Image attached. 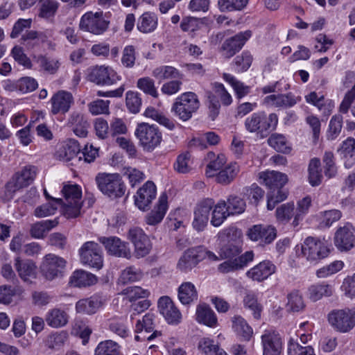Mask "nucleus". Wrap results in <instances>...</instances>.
Returning <instances> with one entry per match:
<instances>
[{
    "label": "nucleus",
    "instance_id": "1",
    "mask_svg": "<svg viewBox=\"0 0 355 355\" xmlns=\"http://www.w3.org/2000/svg\"><path fill=\"white\" fill-rule=\"evenodd\" d=\"M296 252L299 257L304 258L311 263H316L328 257L330 249L324 240L308 236L300 246L296 247Z\"/></svg>",
    "mask_w": 355,
    "mask_h": 355
},
{
    "label": "nucleus",
    "instance_id": "2",
    "mask_svg": "<svg viewBox=\"0 0 355 355\" xmlns=\"http://www.w3.org/2000/svg\"><path fill=\"white\" fill-rule=\"evenodd\" d=\"M37 173V168L33 165H26L15 173L5 187V196L7 200L12 199L17 191L32 184Z\"/></svg>",
    "mask_w": 355,
    "mask_h": 355
},
{
    "label": "nucleus",
    "instance_id": "3",
    "mask_svg": "<svg viewBox=\"0 0 355 355\" xmlns=\"http://www.w3.org/2000/svg\"><path fill=\"white\" fill-rule=\"evenodd\" d=\"M64 198L62 207L64 216L73 218L80 216L82 208V191L77 184H66L62 189Z\"/></svg>",
    "mask_w": 355,
    "mask_h": 355
},
{
    "label": "nucleus",
    "instance_id": "4",
    "mask_svg": "<svg viewBox=\"0 0 355 355\" xmlns=\"http://www.w3.org/2000/svg\"><path fill=\"white\" fill-rule=\"evenodd\" d=\"M99 190L111 198H118L125 194V186L118 173H98L96 178Z\"/></svg>",
    "mask_w": 355,
    "mask_h": 355
},
{
    "label": "nucleus",
    "instance_id": "5",
    "mask_svg": "<svg viewBox=\"0 0 355 355\" xmlns=\"http://www.w3.org/2000/svg\"><path fill=\"white\" fill-rule=\"evenodd\" d=\"M278 123L277 115L271 113L268 116L263 112H255L246 118L245 128L250 133L263 135L276 128Z\"/></svg>",
    "mask_w": 355,
    "mask_h": 355
},
{
    "label": "nucleus",
    "instance_id": "6",
    "mask_svg": "<svg viewBox=\"0 0 355 355\" xmlns=\"http://www.w3.org/2000/svg\"><path fill=\"white\" fill-rule=\"evenodd\" d=\"M200 102L197 95L193 92H186L175 99L171 111L180 118L185 121L191 118L199 107Z\"/></svg>",
    "mask_w": 355,
    "mask_h": 355
},
{
    "label": "nucleus",
    "instance_id": "7",
    "mask_svg": "<svg viewBox=\"0 0 355 355\" xmlns=\"http://www.w3.org/2000/svg\"><path fill=\"white\" fill-rule=\"evenodd\" d=\"M135 135L144 150L151 152L162 141V133L157 126L148 123H140L135 130Z\"/></svg>",
    "mask_w": 355,
    "mask_h": 355
},
{
    "label": "nucleus",
    "instance_id": "8",
    "mask_svg": "<svg viewBox=\"0 0 355 355\" xmlns=\"http://www.w3.org/2000/svg\"><path fill=\"white\" fill-rule=\"evenodd\" d=\"M109 24L110 21L105 19L103 12H87L82 16L79 27L91 33L101 35L107 29Z\"/></svg>",
    "mask_w": 355,
    "mask_h": 355
},
{
    "label": "nucleus",
    "instance_id": "9",
    "mask_svg": "<svg viewBox=\"0 0 355 355\" xmlns=\"http://www.w3.org/2000/svg\"><path fill=\"white\" fill-rule=\"evenodd\" d=\"M66 261L53 254H46L41 265V272L48 280L62 277L65 272Z\"/></svg>",
    "mask_w": 355,
    "mask_h": 355
},
{
    "label": "nucleus",
    "instance_id": "10",
    "mask_svg": "<svg viewBox=\"0 0 355 355\" xmlns=\"http://www.w3.org/2000/svg\"><path fill=\"white\" fill-rule=\"evenodd\" d=\"M81 262L85 265L100 270L103 265L102 251L97 243L85 242L79 250Z\"/></svg>",
    "mask_w": 355,
    "mask_h": 355
},
{
    "label": "nucleus",
    "instance_id": "11",
    "mask_svg": "<svg viewBox=\"0 0 355 355\" xmlns=\"http://www.w3.org/2000/svg\"><path fill=\"white\" fill-rule=\"evenodd\" d=\"M329 323L341 332H347L355 326V309L331 311L328 315Z\"/></svg>",
    "mask_w": 355,
    "mask_h": 355
},
{
    "label": "nucleus",
    "instance_id": "12",
    "mask_svg": "<svg viewBox=\"0 0 355 355\" xmlns=\"http://www.w3.org/2000/svg\"><path fill=\"white\" fill-rule=\"evenodd\" d=\"M155 315L148 313L141 320H138L135 325V332L137 334L135 338L136 340H153L162 335L161 331L154 330Z\"/></svg>",
    "mask_w": 355,
    "mask_h": 355
},
{
    "label": "nucleus",
    "instance_id": "13",
    "mask_svg": "<svg viewBox=\"0 0 355 355\" xmlns=\"http://www.w3.org/2000/svg\"><path fill=\"white\" fill-rule=\"evenodd\" d=\"M98 241L103 245L110 255L127 259L131 258L132 253L129 244L121 241L119 238L116 236H101L98 238Z\"/></svg>",
    "mask_w": 355,
    "mask_h": 355
},
{
    "label": "nucleus",
    "instance_id": "14",
    "mask_svg": "<svg viewBox=\"0 0 355 355\" xmlns=\"http://www.w3.org/2000/svg\"><path fill=\"white\" fill-rule=\"evenodd\" d=\"M128 237L135 246V256L137 259L144 257L150 253L152 244L143 230L139 227L130 229Z\"/></svg>",
    "mask_w": 355,
    "mask_h": 355
},
{
    "label": "nucleus",
    "instance_id": "15",
    "mask_svg": "<svg viewBox=\"0 0 355 355\" xmlns=\"http://www.w3.org/2000/svg\"><path fill=\"white\" fill-rule=\"evenodd\" d=\"M88 79L97 85H112L120 80V76L110 67L96 66L89 69Z\"/></svg>",
    "mask_w": 355,
    "mask_h": 355
},
{
    "label": "nucleus",
    "instance_id": "16",
    "mask_svg": "<svg viewBox=\"0 0 355 355\" xmlns=\"http://www.w3.org/2000/svg\"><path fill=\"white\" fill-rule=\"evenodd\" d=\"M214 205V200L209 198H205L197 204L192 223L196 230L201 232L205 230L209 220L210 211Z\"/></svg>",
    "mask_w": 355,
    "mask_h": 355
},
{
    "label": "nucleus",
    "instance_id": "17",
    "mask_svg": "<svg viewBox=\"0 0 355 355\" xmlns=\"http://www.w3.org/2000/svg\"><path fill=\"white\" fill-rule=\"evenodd\" d=\"M334 244L340 251H348L355 246V234L351 224L340 227L334 234Z\"/></svg>",
    "mask_w": 355,
    "mask_h": 355
},
{
    "label": "nucleus",
    "instance_id": "18",
    "mask_svg": "<svg viewBox=\"0 0 355 355\" xmlns=\"http://www.w3.org/2000/svg\"><path fill=\"white\" fill-rule=\"evenodd\" d=\"M250 31L240 32L236 35L227 39L221 46L223 55L226 58H230L239 52L247 40L251 37Z\"/></svg>",
    "mask_w": 355,
    "mask_h": 355
},
{
    "label": "nucleus",
    "instance_id": "19",
    "mask_svg": "<svg viewBox=\"0 0 355 355\" xmlns=\"http://www.w3.org/2000/svg\"><path fill=\"white\" fill-rule=\"evenodd\" d=\"M205 252L200 248H192L187 250L180 258L177 268L183 272H188L204 259Z\"/></svg>",
    "mask_w": 355,
    "mask_h": 355
},
{
    "label": "nucleus",
    "instance_id": "20",
    "mask_svg": "<svg viewBox=\"0 0 355 355\" xmlns=\"http://www.w3.org/2000/svg\"><path fill=\"white\" fill-rule=\"evenodd\" d=\"M247 236L251 241L269 244L276 238L277 230L270 225H254L248 230Z\"/></svg>",
    "mask_w": 355,
    "mask_h": 355
},
{
    "label": "nucleus",
    "instance_id": "21",
    "mask_svg": "<svg viewBox=\"0 0 355 355\" xmlns=\"http://www.w3.org/2000/svg\"><path fill=\"white\" fill-rule=\"evenodd\" d=\"M263 355H280L282 340L279 333L272 330H266L261 336Z\"/></svg>",
    "mask_w": 355,
    "mask_h": 355
},
{
    "label": "nucleus",
    "instance_id": "22",
    "mask_svg": "<svg viewBox=\"0 0 355 355\" xmlns=\"http://www.w3.org/2000/svg\"><path fill=\"white\" fill-rule=\"evenodd\" d=\"M158 308L160 313L168 323L178 324L180 322L182 314L169 297H161L158 301Z\"/></svg>",
    "mask_w": 355,
    "mask_h": 355
},
{
    "label": "nucleus",
    "instance_id": "23",
    "mask_svg": "<svg viewBox=\"0 0 355 355\" xmlns=\"http://www.w3.org/2000/svg\"><path fill=\"white\" fill-rule=\"evenodd\" d=\"M301 101L300 96H295L291 92L284 94H270L263 100V104L266 106L278 108H288L293 107Z\"/></svg>",
    "mask_w": 355,
    "mask_h": 355
},
{
    "label": "nucleus",
    "instance_id": "24",
    "mask_svg": "<svg viewBox=\"0 0 355 355\" xmlns=\"http://www.w3.org/2000/svg\"><path fill=\"white\" fill-rule=\"evenodd\" d=\"M155 196L156 187L153 182L148 181L137 191V195L135 196V205L139 209L145 210L148 209Z\"/></svg>",
    "mask_w": 355,
    "mask_h": 355
},
{
    "label": "nucleus",
    "instance_id": "25",
    "mask_svg": "<svg viewBox=\"0 0 355 355\" xmlns=\"http://www.w3.org/2000/svg\"><path fill=\"white\" fill-rule=\"evenodd\" d=\"M73 103L72 94L69 92L60 90L55 93L51 99V111L53 114H65L69 110Z\"/></svg>",
    "mask_w": 355,
    "mask_h": 355
},
{
    "label": "nucleus",
    "instance_id": "26",
    "mask_svg": "<svg viewBox=\"0 0 355 355\" xmlns=\"http://www.w3.org/2000/svg\"><path fill=\"white\" fill-rule=\"evenodd\" d=\"M260 183L264 184L270 191L282 189L287 182V176L280 172L271 171H263L259 174Z\"/></svg>",
    "mask_w": 355,
    "mask_h": 355
},
{
    "label": "nucleus",
    "instance_id": "27",
    "mask_svg": "<svg viewBox=\"0 0 355 355\" xmlns=\"http://www.w3.org/2000/svg\"><path fill=\"white\" fill-rule=\"evenodd\" d=\"M276 266L270 261H263L249 270L246 275L254 281L262 282L275 272Z\"/></svg>",
    "mask_w": 355,
    "mask_h": 355
},
{
    "label": "nucleus",
    "instance_id": "28",
    "mask_svg": "<svg viewBox=\"0 0 355 355\" xmlns=\"http://www.w3.org/2000/svg\"><path fill=\"white\" fill-rule=\"evenodd\" d=\"M15 267L19 277L25 282L31 283L37 277V266L31 260L22 261L19 257L15 260Z\"/></svg>",
    "mask_w": 355,
    "mask_h": 355
},
{
    "label": "nucleus",
    "instance_id": "29",
    "mask_svg": "<svg viewBox=\"0 0 355 355\" xmlns=\"http://www.w3.org/2000/svg\"><path fill=\"white\" fill-rule=\"evenodd\" d=\"M80 146L77 141L69 139L64 141L56 152L57 157L62 161L78 160Z\"/></svg>",
    "mask_w": 355,
    "mask_h": 355
},
{
    "label": "nucleus",
    "instance_id": "30",
    "mask_svg": "<svg viewBox=\"0 0 355 355\" xmlns=\"http://www.w3.org/2000/svg\"><path fill=\"white\" fill-rule=\"evenodd\" d=\"M33 62L38 66L39 71L53 75L57 73L60 67V60L56 58L40 54L33 57Z\"/></svg>",
    "mask_w": 355,
    "mask_h": 355
},
{
    "label": "nucleus",
    "instance_id": "31",
    "mask_svg": "<svg viewBox=\"0 0 355 355\" xmlns=\"http://www.w3.org/2000/svg\"><path fill=\"white\" fill-rule=\"evenodd\" d=\"M345 168H349L355 164V139L348 137L343 141L338 150Z\"/></svg>",
    "mask_w": 355,
    "mask_h": 355
},
{
    "label": "nucleus",
    "instance_id": "32",
    "mask_svg": "<svg viewBox=\"0 0 355 355\" xmlns=\"http://www.w3.org/2000/svg\"><path fill=\"white\" fill-rule=\"evenodd\" d=\"M232 328L238 337L249 341L253 335V329L241 315H235L231 318Z\"/></svg>",
    "mask_w": 355,
    "mask_h": 355
},
{
    "label": "nucleus",
    "instance_id": "33",
    "mask_svg": "<svg viewBox=\"0 0 355 355\" xmlns=\"http://www.w3.org/2000/svg\"><path fill=\"white\" fill-rule=\"evenodd\" d=\"M167 198L165 193L160 196L157 205L146 216V221L147 224L155 225L162 220L168 209Z\"/></svg>",
    "mask_w": 355,
    "mask_h": 355
},
{
    "label": "nucleus",
    "instance_id": "34",
    "mask_svg": "<svg viewBox=\"0 0 355 355\" xmlns=\"http://www.w3.org/2000/svg\"><path fill=\"white\" fill-rule=\"evenodd\" d=\"M239 171V165L236 162H232L218 172L214 178L215 181L222 185H228L236 178Z\"/></svg>",
    "mask_w": 355,
    "mask_h": 355
},
{
    "label": "nucleus",
    "instance_id": "35",
    "mask_svg": "<svg viewBox=\"0 0 355 355\" xmlns=\"http://www.w3.org/2000/svg\"><path fill=\"white\" fill-rule=\"evenodd\" d=\"M196 315L199 323L209 327H215L217 325L218 320L215 313L205 304L197 306Z\"/></svg>",
    "mask_w": 355,
    "mask_h": 355
},
{
    "label": "nucleus",
    "instance_id": "36",
    "mask_svg": "<svg viewBox=\"0 0 355 355\" xmlns=\"http://www.w3.org/2000/svg\"><path fill=\"white\" fill-rule=\"evenodd\" d=\"M178 297L184 305H189L198 300V292L193 284L183 282L178 288Z\"/></svg>",
    "mask_w": 355,
    "mask_h": 355
},
{
    "label": "nucleus",
    "instance_id": "37",
    "mask_svg": "<svg viewBox=\"0 0 355 355\" xmlns=\"http://www.w3.org/2000/svg\"><path fill=\"white\" fill-rule=\"evenodd\" d=\"M97 282L96 277L88 272L78 270L70 277L69 284L73 287H86L94 285Z\"/></svg>",
    "mask_w": 355,
    "mask_h": 355
},
{
    "label": "nucleus",
    "instance_id": "38",
    "mask_svg": "<svg viewBox=\"0 0 355 355\" xmlns=\"http://www.w3.org/2000/svg\"><path fill=\"white\" fill-rule=\"evenodd\" d=\"M157 15L153 12H146L138 19L137 28L143 33H150L157 28Z\"/></svg>",
    "mask_w": 355,
    "mask_h": 355
},
{
    "label": "nucleus",
    "instance_id": "39",
    "mask_svg": "<svg viewBox=\"0 0 355 355\" xmlns=\"http://www.w3.org/2000/svg\"><path fill=\"white\" fill-rule=\"evenodd\" d=\"M68 123L78 137H85L87 136L89 123L83 115L78 113L71 114Z\"/></svg>",
    "mask_w": 355,
    "mask_h": 355
},
{
    "label": "nucleus",
    "instance_id": "40",
    "mask_svg": "<svg viewBox=\"0 0 355 355\" xmlns=\"http://www.w3.org/2000/svg\"><path fill=\"white\" fill-rule=\"evenodd\" d=\"M45 320L49 326L53 328H59L67 323L68 315L64 310L55 308L46 313Z\"/></svg>",
    "mask_w": 355,
    "mask_h": 355
},
{
    "label": "nucleus",
    "instance_id": "41",
    "mask_svg": "<svg viewBox=\"0 0 355 355\" xmlns=\"http://www.w3.org/2000/svg\"><path fill=\"white\" fill-rule=\"evenodd\" d=\"M101 302L96 297H91L78 300L76 304V310L80 314L91 315L95 313L101 307Z\"/></svg>",
    "mask_w": 355,
    "mask_h": 355
},
{
    "label": "nucleus",
    "instance_id": "42",
    "mask_svg": "<svg viewBox=\"0 0 355 355\" xmlns=\"http://www.w3.org/2000/svg\"><path fill=\"white\" fill-rule=\"evenodd\" d=\"M226 205V201L224 200H219L216 204L214 203L210 220L213 226H220L230 216Z\"/></svg>",
    "mask_w": 355,
    "mask_h": 355
},
{
    "label": "nucleus",
    "instance_id": "43",
    "mask_svg": "<svg viewBox=\"0 0 355 355\" xmlns=\"http://www.w3.org/2000/svg\"><path fill=\"white\" fill-rule=\"evenodd\" d=\"M58 222L55 220H46L37 222L31 225L30 234L35 239H42L46 233L55 227Z\"/></svg>",
    "mask_w": 355,
    "mask_h": 355
},
{
    "label": "nucleus",
    "instance_id": "44",
    "mask_svg": "<svg viewBox=\"0 0 355 355\" xmlns=\"http://www.w3.org/2000/svg\"><path fill=\"white\" fill-rule=\"evenodd\" d=\"M275 216L277 222L285 225L293 217H295V205L293 202H289L277 207L275 211Z\"/></svg>",
    "mask_w": 355,
    "mask_h": 355
},
{
    "label": "nucleus",
    "instance_id": "45",
    "mask_svg": "<svg viewBox=\"0 0 355 355\" xmlns=\"http://www.w3.org/2000/svg\"><path fill=\"white\" fill-rule=\"evenodd\" d=\"M62 203L61 198H52V201L37 207L34 210V215L37 218H44L53 215L58 207H61Z\"/></svg>",
    "mask_w": 355,
    "mask_h": 355
},
{
    "label": "nucleus",
    "instance_id": "46",
    "mask_svg": "<svg viewBox=\"0 0 355 355\" xmlns=\"http://www.w3.org/2000/svg\"><path fill=\"white\" fill-rule=\"evenodd\" d=\"M286 308L288 312H300L304 309L305 304L299 291H293L287 295Z\"/></svg>",
    "mask_w": 355,
    "mask_h": 355
},
{
    "label": "nucleus",
    "instance_id": "47",
    "mask_svg": "<svg viewBox=\"0 0 355 355\" xmlns=\"http://www.w3.org/2000/svg\"><path fill=\"white\" fill-rule=\"evenodd\" d=\"M332 293V287L325 283L315 284L309 288V298L313 302L320 300L322 297H329Z\"/></svg>",
    "mask_w": 355,
    "mask_h": 355
},
{
    "label": "nucleus",
    "instance_id": "48",
    "mask_svg": "<svg viewBox=\"0 0 355 355\" xmlns=\"http://www.w3.org/2000/svg\"><path fill=\"white\" fill-rule=\"evenodd\" d=\"M245 308L251 311L255 320H260L263 310L262 305L258 302L257 295L252 292H248L243 298Z\"/></svg>",
    "mask_w": 355,
    "mask_h": 355
},
{
    "label": "nucleus",
    "instance_id": "49",
    "mask_svg": "<svg viewBox=\"0 0 355 355\" xmlns=\"http://www.w3.org/2000/svg\"><path fill=\"white\" fill-rule=\"evenodd\" d=\"M320 165V160L318 158L314 157L310 160L308 167L309 182L313 187L318 186L322 182V174Z\"/></svg>",
    "mask_w": 355,
    "mask_h": 355
},
{
    "label": "nucleus",
    "instance_id": "50",
    "mask_svg": "<svg viewBox=\"0 0 355 355\" xmlns=\"http://www.w3.org/2000/svg\"><path fill=\"white\" fill-rule=\"evenodd\" d=\"M268 144L277 152L286 154L289 153L291 150V148L287 139L285 136L282 134H272L268 139Z\"/></svg>",
    "mask_w": 355,
    "mask_h": 355
},
{
    "label": "nucleus",
    "instance_id": "51",
    "mask_svg": "<svg viewBox=\"0 0 355 355\" xmlns=\"http://www.w3.org/2000/svg\"><path fill=\"white\" fill-rule=\"evenodd\" d=\"M152 75L159 80L180 78L182 77L181 73L176 68L167 65L159 66L155 68L152 71Z\"/></svg>",
    "mask_w": 355,
    "mask_h": 355
},
{
    "label": "nucleus",
    "instance_id": "52",
    "mask_svg": "<svg viewBox=\"0 0 355 355\" xmlns=\"http://www.w3.org/2000/svg\"><path fill=\"white\" fill-rule=\"evenodd\" d=\"M311 205V198L309 196H306L297 202V208L295 211V217L291 223L293 227H296L299 225L300 222L302 220L304 216L308 214Z\"/></svg>",
    "mask_w": 355,
    "mask_h": 355
},
{
    "label": "nucleus",
    "instance_id": "53",
    "mask_svg": "<svg viewBox=\"0 0 355 355\" xmlns=\"http://www.w3.org/2000/svg\"><path fill=\"white\" fill-rule=\"evenodd\" d=\"M119 345L114 341L107 340L99 343L94 355H121Z\"/></svg>",
    "mask_w": 355,
    "mask_h": 355
},
{
    "label": "nucleus",
    "instance_id": "54",
    "mask_svg": "<svg viewBox=\"0 0 355 355\" xmlns=\"http://www.w3.org/2000/svg\"><path fill=\"white\" fill-rule=\"evenodd\" d=\"M143 277L141 270L134 266L125 268L121 273L119 282L122 284L134 282L140 280Z\"/></svg>",
    "mask_w": 355,
    "mask_h": 355
},
{
    "label": "nucleus",
    "instance_id": "55",
    "mask_svg": "<svg viewBox=\"0 0 355 355\" xmlns=\"http://www.w3.org/2000/svg\"><path fill=\"white\" fill-rule=\"evenodd\" d=\"M226 157L223 154L218 155L216 158L210 161L206 166L205 174L207 178H215L218 172L225 166Z\"/></svg>",
    "mask_w": 355,
    "mask_h": 355
},
{
    "label": "nucleus",
    "instance_id": "56",
    "mask_svg": "<svg viewBox=\"0 0 355 355\" xmlns=\"http://www.w3.org/2000/svg\"><path fill=\"white\" fill-rule=\"evenodd\" d=\"M144 114L146 117L151 118L169 130H173L175 128L173 121L153 107H148Z\"/></svg>",
    "mask_w": 355,
    "mask_h": 355
},
{
    "label": "nucleus",
    "instance_id": "57",
    "mask_svg": "<svg viewBox=\"0 0 355 355\" xmlns=\"http://www.w3.org/2000/svg\"><path fill=\"white\" fill-rule=\"evenodd\" d=\"M249 0H218V8L220 12H232L243 9Z\"/></svg>",
    "mask_w": 355,
    "mask_h": 355
},
{
    "label": "nucleus",
    "instance_id": "58",
    "mask_svg": "<svg viewBox=\"0 0 355 355\" xmlns=\"http://www.w3.org/2000/svg\"><path fill=\"white\" fill-rule=\"evenodd\" d=\"M241 252L240 241L234 239L228 241L220 250V256L222 259H232Z\"/></svg>",
    "mask_w": 355,
    "mask_h": 355
},
{
    "label": "nucleus",
    "instance_id": "59",
    "mask_svg": "<svg viewBox=\"0 0 355 355\" xmlns=\"http://www.w3.org/2000/svg\"><path fill=\"white\" fill-rule=\"evenodd\" d=\"M324 173L328 178L336 175L338 169L335 163L334 155L331 151H325L322 157Z\"/></svg>",
    "mask_w": 355,
    "mask_h": 355
},
{
    "label": "nucleus",
    "instance_id": "60",
    "mask_svg": "<svg viewBox=\"0 0 355 355\" xmlns=\"http://www.w3.org/2000/svg\"><path fill=\"white\" fill-rule=\"evenodd\" d=\"M227 208L230 215L239 214L243 213L245 209V201L234 195H230L227 199Z\"/></svg>",
    "mask_w": 355,
    "mask_h": 355
},
{
    "label": "nucleus",
    "instance_id": "61",
    "mask_svg": "<svg viewBox=\"0 0 355 355\" xmlns=\"http://www.w3.org/2000/svg\"><path fill=\"white\" fill-rule=\"evenodd\" d=\"M264 191L257 184H252L250 187H245L243 189V194L251 203L257 205L264 196Z\"/></svg>",
    "mask_w": 355,
    "mask_h": 355
},
{
    "label": "nucleus",
    "instance_id": "62",
    "mask_svg": "<svg viewBox=\"0 0 355 355\" xmlns=\"http://www.w3.org/2000/svg\"><path fill=\"white\" fill-rule=\"evenodd\" d=\"M137 87L146 94L154 98L158 96V92L155 85V81L150 77H143L139 78L137 82Z\"/></svg>",
    "mask_w": 355,
    "mask_h": 355
},
{
    "label": "nucleus",
    "instance_id": "63",
    "mask_svg": "<svg viewBox=\"0 0 355 355\" xmlns=\"http://www.w3.org/2000/svg\"><path fill=\"white\" fill-rule=\"evenodd\" d=\"M12 86L22 93H28L36 89L38 84L36 80L33 78L24 77L20 78L15 84H12Z\"/></svg>",
    "mask_w": 355,
    "mask_h": 355
},
{
    "label": "nucleus",
    "instance_id": "64",
    "mask_svg": "<svg viewBox=\"0 0 355 355\" xmlns=\"http://www.w3.org/2000/svg\"><path fill=\"white\" fill-rule=\"evenodd\" d=\"M288 355H315L311 346H302L291 340L288 345Z\"/></svg>",
    "mask_w": 355,
    "mask_h": 355
}]
</instances>
